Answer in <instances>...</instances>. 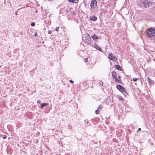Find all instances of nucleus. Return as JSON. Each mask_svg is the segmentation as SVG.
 Returning <instances> with one entry per match:
<instances>
[{
  "mask_svg": "<svg viewBox=\"0 0 155 155\" xmlns=\"http://www.w3.org/2000/svg\"><path fill=\"white\" fill-rule=\"evenodd\" d=\"M147 33L148 37H151L152 36H155V28H151L148 29Z\"/></svg>",
  "mask_w": 155,
  "mask_h": 155,
  "instance_id": "f257e3e1",
  "label": "nucleus"
},
{
  "mask_svg": "<svg viewBox=\"0 0 155 155\" xmlns=\"http://www.w3.org/2000/svg\"><path fill=\"white\" fill-rule=\"evenodd\" d=\"M152 3V2L148 1V0H144L143 2L142 5L144 7L148 8L149 6H151Z\"/></svg>",
  "mask_w": 155,
  "mask_h": 155,
  "instance_id": "f03ea898",
  "label": "nucleus"
},
{
  "mask_svg": "<svg viewBox=\"0 0 155 155\" xmlns=\"http://www.w3.org/2000/svg\"><path fill=\"white\" fill-rule=\"evenodd\" d=\"M108 58L113 61H116L117 60L116 56L111 53L109 54Z\"/></svg>",
  "mask_w": 155,
  "mask_h": 155,
  "instance_id": "7ed1b4c3",
  "label": "nucleus"
},
{
  "mask_svg": "<svg viewBox=\"0 0 155 155\" xmlns=\"http://www.w3.org/2000/svg\"><path fill=\"white\" fill-rule=\"evenodd\" d=\"M97 1L96 0H92L90 4L91 7L93 9H94L97 6Z\"/></svg>",
  "mask_w": 155,
  "mask_h": 155,
  "instance_id": "20e7f679",
  "label": "nucleus"
},
{
  "mask_svg": "<svg viewBox=\"0 0 155 155\" xmlns=\"http://www.w3.org/2000/svg\"><path fill=\"white\" fill-rule=\"evenodd\" d=\"M116 87L122 93H124L123 91L124 90L125 88L123 86L120 84H118L116 86Z\"/></svg>",
  "mask_w": 155,
  "mask_h": 155,
  "instance_id": "39448f33",
  "label": "nucleus"
},
{
  "mask_svg": "<svg viewBox=\"0 0 155 155\" xmlns=\"http://www.w3.org/2000/svg\"><path fill=\"white\" fill-rule=\"evenodd\" d=\"M91 37L92 38L96 41H97V40L98 39H101V37H100L98 36L95 34L93 35Z\"/></svg>",
  "mask_w": 155,
  "mask_h": 155,
  "instance_id": "423d86ee",
  "label": "nucleus"
},
{
  "mask_svg": "<svg viewBox=\"0 0 155 155\" xmlns=\"http://www.w3.org/2000/svg\"><path fill=\"white\" fill-rule=\"evenodd\" d=\"M121 77L120 76H119L118 77V78L117 77L116 78H115L114 79L116 82H117L119 83H121Z\"/></svg>",
  "mask_w": 155,
  "mask_h": 155,
  "instance_id": "0eeeda50",
  "label": "nucleus"
},
{
  "mask_svg": "<svg viewBox=\"0 0 155 155\" xmlns=\"http://www.w3.org/2000/svg\"><path fill=\"white\" fill-rule=\"evenodd\" d=\"M94 48H96L99 51H100L101 52H102V49L101 48H100L99 46L97 45L96 43L94 44Z\"/></svg>",
  "mask_w": 155,
  "mask_h": 155,
  "instance_id": "6e6552de",
  "label": "nucleus"
},
{
  "mask_svg": "<svg viewBox=\"0 0 155 155\" xmlns=\"http://www.w3.org/2000/svg\"><path fill=\"white\" fill-rule=\"evenodd\" d=\"M88 37H87V40L89 44L90 45L93 42V41L91 40V37L89 36V35H88Z\"/></svg>",
  "mask_w": 155,
  "mask_h": 155,
  "instance_id": "1a4fd4ad",
  "label": "nucleus"
},
{
  "mask_svg": "<svg viewBox=\"0 0 155 155\" xmlns=\"http://www.w3.org/2000/svg\"><path fill=\"white\" fill-rule=\"evenodd\" d=\"M90 19L93 21H95L97 20V18L96 16L94 15L90 16Z\"/></svg>",
  "mask_w": 155,
  "mask_h": 155,
  "instance_id": "9d476101",
  "label": "nucleus"
},
{
  "mask_svg": "<svg viewBox=\"0 0 155 155\" xmlns=\"http://www.w3.org/2000/svg\"><path fill=\"white\" fill-rule=\"evenodd\" d=\"M147 80L150 84L152 85L153 84L154 82L149 78H147Z\"/></svg>",
  "mask_w": 155,
  "mask_h": 155,
  "instance_id": "9b49d317",
  "label": "nucleus"
},
{
  "mask_svg": "<svg viewBox=\"0 0 155 155\" xmlns=\"http://www.w3.org/2000/svg\"><path fill=\"white\" fill-rule=\"evenodd\" d=\"M115 68L118 70L121 71H122V68L119 65H116L115 66Z\"/></svg>",
  "mask_w": 155,
  "mask_h": 155,
  "instance_id": "f8f14e48",
  "label": "nucleus"
},
{
  "mask_svg": "<svg viewBox=\"0 0 155 155\" xmlns=\"http://www.w3.org/2000/svg\"><path fill=\"white\" fill-rule=\"evenodd\" d=\"M111 74L112 77L114 79H115V78H116L117 77V73L115 71H113L112 72Z\"/></svg>",
  "mask_w": 155,
  "mask_h": 155,
  "instance_id": "ddd939ff",
  "label": "nucleus"
},
{
  "mask_svg": "<svg viewBox=\"0 0 155 155\" xmlns=\"http://www.w3.org/2000/svg\"><path fill=\"white\" fill-rule=\"evenodd\" d=\"M68 1L70 2L74 3H77L79 2V0H68Z\"/></svg>",
  "mask_w": 155,
  "mask_h": 155,
  "instance_id": "4468645a",
  "label": "nucleus"
},
{
  "mask_svg": "<svg viewBox=\"0 0 155 155\" xmlns=\"http://www.w3.org/2000/svg\"><path fill=\"white\" fill-rule=\"evenodd\" d=\"M47 105L48 104L45 103L41 104L40 105L41 108V109H42L44 107V106H47Z\"/></svg>",
  "mask_w": 155,
  "mask_h": 155,
  "instance_id": "2eb2a0df",
  "label": "nucleus"
},
{
  "mask_svg": "<svg viewBox=\"0 0 155 155\" xmlns=\"http://www.w3.org/2000/svg\"><path fill=\"white\" fill-rule=\"evenodd\" d=\"M117 98L118 99L119 101H123L124 100V99L120 96H118Z\"/></svg>",
  "mask_w": 155,
  "mask_h": 155,
  "instance_id": "dca6fc26",
  "label": "nucleus"
},
{
  "mask_svg": "<svg viewBox=\"0 0 155 155\" xmlns=\"http://www.w3.org/2000/svg\"><path fill=\"white\" fill-rule=\"evenodd\" d=\"M123 93H122L123 94H124L125 96H126L127 95H128V93L127 92V91L126 90V89H124V90L123 91Z\"/></svg>",
  "mask_w": 155,
  "mask_h": 155,
  "instance_id": "f3484780",
  "label": "nucleus"
},
{
  "mask_svg": "<svg viewBox=\"0 0 155 155\" xmlns=\"http://www.w3.org/2000/svg\"><path fill=\"white\" fill-rule=\"evenodd\" d=\"M100 112L99 109H98L97 110L95 111V114H99Z\"/></svg>",
  "mask_w": 155,
  "mask_h": 155,
  "instance_id": "a211bd4d",
  "label": "nucleus"
},
{
  "mask_svg": "<svg viewBox=\"0 0 155 155\" xmlns=\"http://www.w3.org/2000/svg\"><path fill=\"white\" fill-rule=\"evenodd\" d=\"M99 84L101 85V86H103L104 85L103 82L101 81L99 82Z\"/></svg>",
  "mask_w": 155,
  "mask_h": 155,
  "instance_id": "6ab92c4d",
  "label": "nucleus"
},
{
  "mask_svg": "<svg viewBox=\"0 0 155 155\" xmlns=\"http://www.w3.org/2000/svg\"><path fill=\"white\" fill-rule=\"evenodd\" d=\"M31 25L32 26H34L35 25V23L34 22H32L31 23Z\"/></svg>",
  "mask_w": 155,
  "mask_h": 155,
  "instance_id": "aec40b11",
  "label": "nucleus"
},
{
  "mask_svg": "<svg viewBox=\"0 0 155 155\" xmlns=\"http://www.w3.org/2000/svg\"><path fill=\"white\" fill-rule=\"evenodd\" d=\"M102 107H102V106L100 104V105L99 106V107H98V109H102Z\"/></svg>",
  "mask_w": 155,
  "mask_h": 155,
  "instance_id": "412c9836",
  "label": "nucleus"
},
{
  "mask_svg": "<svg viewBox=\"0 0 155 155\" xmlns=\"http://www.w3.org/2000/svg\"><path fill=\"white\" fill-rule=\"evenodd\" d=\"M85 122L87 124L89 125L90 124V122L86 120Z\"/></svg>",
  "mask_w": 155,
  "mask_h": 155,
  "instance_id": "4be33fe9",
  "label": "nucleus"
},
{
  "mask_svg": "<svg viewBox=\"0 0 155 155\" xmlns=\"http://www.w3.org/2000/svg\"><path fill=\"white\" fill-rule=\"evenodd\" d=\"M138 79V78H133V80L134 81H136Z\"/></svg>",
  "mask_w": 155,
  "mask_h": 155,
  "instance_id": "5701e85b",
  "label": "nucleus"
},
{
  "mask_svg": "<svg viewBox=\"0 0 155 155\" xmlns=\"http://www.w3.org/2000/svg\"><path fill=\"white\" fill-rule=\"evenodd\" d=\"M56 30L57 31H58L59 29V27H57L56 28Z\"/></svg>",
  "mask_w": 155,
  "mask_h": 155,
  "instance_id": "b1692460",
  "label": "nucleus"
},
{
  "mask_svg": "<svg viewBox=\"0 0 155 155\" xmlns=\"http://www.w3.org/2000/svg\"><path fill=\"white\" fill-rule=\"evenodd\" d=\"M48 32L49 34H51L52 33L51 30H48Z\"/></svg>",
  "mask_w": 155,
  "mask_h": 155,
  "instance_id": "393cba45",
  "label": "nucleus"
},
{
  "mask_svg": "<svg viewBox=\"0 0 155 155\" xmlns=\"http://www.w3.org/2000/svg\"><path fill=\"white\" fill-rule=\"evenodd\" d=\"M41 102V101L40 100H38L37 101V103L38 104H40Z\"/></svg>",
  "mask_w": 155,
  "mask_h": 155,
  "instance_id": "a878e982",
  "label": "nucleus"
},
{
  "mask_svg": "<svg viewBox=\"0 0 155 155\" xmlns=\"http://www.w3.org/2000/svg\"><path fill=\"white\" fill-rule=\"evenodd\" d=\"M88 59L87 58H86L84 59V61L85 62H87L88 61Z\"/></svg>",
  "mask_w": 155,
  "mask_h": 155,
  "instance_id": "bb28decb",
  "label": "nucleus"
},
{
  "mask_svg": "<svg viewBox=\"0 0 155 155\" xmlns=\"http://www.w3.org/2000/svg\"><path fill=\"white\" fill-rule=\"evenodd\" d=\"M34 36H38V34L37 32H35V33L34 34Z\"/></svg>",
  "mask_w": 155,
  "mask_h": 155,
  "instance_id": "cd10ccee",
  "label": "nucleus"
},
{
  "mask_svg": "<svg viewBox=\"0 0 155 155\" xmlns=\"http://www.w3.org/2000/svg\"><path fill=\"white\" fill-rule=\"evenodd\" d=\"M69 81H70V82L71 83H72V84H73V83H74V82L73 81H72V80H70Z\"/></svg>",
  "mask_w": 155,
  "mask_h": 155,
  "instance_id": "c85d7f7f",
  "label": "nucleus"
},
{
  "mask_svg": "<svg viewBox=\"0 0 155 155\" xmlns=\"http://www.w3.org/2000/svg\"><path fill=\"white\" fill-rule=\"evenodd\" d=\"M6 138H7V137H6V136H4V137H3V139H6Z\"/></svg>",
  "mask_w": 155,
  "mask_h": 155,
  "instance_id": "c756f323",
  "label": "nucleus"
},
{
  "mask_svg": "<svg viewBox=\"0 0 155 155\" xmlns=\"http://www.w3.org/2000/svg\"><path fill=\"white\" fill-rule=\"evenodd\" d=\"M141 130V129L140 128H138V131H140Z\"/></svg>",
  "mask_w": 155,
  "mask_h": 155,
  "instance_id": "7c9ffc66",
  "label": "nucleus"
},
{
  "mask_svg": "<svg viewBox=\"0 0 155 155\" xmlns=\"http://www.w3.org/2000/svg\"><path fill=\"white\" fill-rule=\"evenodd\" d=\"M37 12H38V11H36V13H37Z\"/></svg>",
  "mask_w": 155,
  "mask_h": 155,
  "instance_id": "2f4dec72",
  "label": "nucleus"
},
{
  "mask_svg": "<svg viewBox=\"0 0 155 155\" xmlns=\"http://www.w3.org/2000/svg\"><path fill=\"white\" fill-rule=\"evenodd\" d=\"M44 43V41H43L42 42V43Z\"/></svg>",
  "mask_w": 155,
  "mask_h": 155,
  "instance_id": "473e14b6",
  "label": "nucleus"
}]
</instances>
